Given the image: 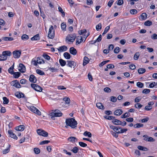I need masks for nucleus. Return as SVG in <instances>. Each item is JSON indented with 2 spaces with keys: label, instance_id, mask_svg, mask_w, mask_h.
Masks as SVG:
<instances>
[{
  "label": "nucleus",
  "instance_id": "nucleus-20",
  "mask_svg": "<svg viewBox=\"0 0 157 157\" xmlns=\"http://www.w3.org/2000/svg\"><path fill=\"white\" fill-rule=\"evenodd\" d=\"M123 111L121 109H117L115 110L114 113V114L117 116L121 115L123 113Z\"/></svg>",
  "mask_w": 157,
  "mask_h": 157
},
{
  "label": "nucleus",
  "instance_id": "nucleus-44",
  "mask_svg": "<svg viewBox=\"0 0 157 157\" xmlns=\"http://www.w3.org/2000/svg\"><path fill=\"white\" fill-rule=\"evenodd\" d=\"M36 72L37 74L41 75H45L44 72L40 69H37L36 70Z\"/></svg>",
  "mask_w": 157,
  "mask_h": 157
},
{
  "label": "nucleus",
  "instance_id": "nucleus-36",
  "mask_svg": "<svg viewBox=\"0 0 157 157\" xmlns=\"http://www.w3.org/2000/svg\"><path fill=\"white\" fill-rule=\"evenodd\" d=\"M59 62L60 65L62 67L64 66L66 64L65 61L62 59H60L59 60Z\"/></svg>",
  "mask_w": 157,
  "mask_h": 157
},
{
  "label": "nucleus",
  "instance_id": "nucleus-22",
  "mask_svg": "<svg viewBox=\"0 0 157 157\" xmlns=\"http://www.w3.org/2000/svg\"><path fill=\"white\" fill-rule=\"evenodd\" d=\"M90 60L89 58L87 56H85L83 58V66L86 65L87 63H89Z\"/></svg>",
  "mask_w": 157,
  "mask_h": 157
},
{
  "label": "nucleus",
  "instance_id": "nucleus-34",
  "mask_svg": "<svg viewBox=\"0 0 157 157\" xmlns=\"http://www.w3.org/2000/svg\"><path fill=\"white\" fill-rule=\"evenodd\" d=\"M12 75H13V77L14 78H17L20 77L21 73L19 72H14Z\"/></svg>",
  "mask_w": 157,
  "mask_h": 157
},
{
  "label": "nucleus",
  "instance_id": "nucleus-58",
  "mask_svg": "<svg viewBox=\"0 0 157 157\" xmlns=\"http://www.w3.org/2000/svg\"><path fill=\"white\" fill-rule=\"evenodd\" d=\"M96 29L97 31H99L101 29V23H99L96 27Z\"/></svg>",
  "mask_w": 157,
  "mask_h": 157
},
{
  "label": "nucleus",
  "instance_id": "nucleus-45",
  "mask_svg": "<svg viewBox=\"0 0 157 157\" xmlns=\"http://www.w3.org/2000/svg\"><path fill=\"white\" fill-rule=\"evenodd\" d=\"M3 104H8L9 102V100L7 97H3Z\"/></svg>",
  "mask_w": 157,
  "mask_h": 157
},
{
  "label": "nucleus",
  "instance_id": "nucleus-48",
  "mask_svg": "<svg viewBox=\"0 0 157 157\" xmlns=\"http://www.w3.org/2000/svg\"><path fill=\"white\" fill-rule=\"evenodd\" d=\"M84 136H88L89 137H91L92 136L91 133L90 132L87 131L85 132L83 134Z\"/></svg>",
  "mask_w": 157,
  "mask_h": 157
},
{
  "label": "nucleus",
  "instance_id": "nucleus-18",
  "mask_svg": "<svg viewBox=\"0 0 157 157\" xmlns=\"http://www.w3.org/2000/svg\"><path fill=\"white\" fill-rule=\"evenodd\" d=\"M147 14L146 13H144L140 15L139 19L141 20H145L147 19Z\"/></svg>",
  "mask_w": 157,
  "mask_h": 157
},
{
  "label": "nucleus",
  "instance_id": "nucleus-29",
  "mask_svg": "<svg viewBox=\"0 0 157 157\" xmlns=\"http://www.w3.org/2000/svg\"><path fill=\"white\" fill-rule=\"evenodd\" d=\"M96 106L98 108L100 109H105L104 107L102 104L100 102L96 103Z\"/></svg>",
  "mask_w": 157,
  "mask_h": 157
},
{
  "label": "nucleus",
  "instance_id": "nucleus-24",
  "mask_svg": "<svg viewBox=\"0 0 157 157\" xmlns=\"http://www.w3.org/2000/svg\"><path fill=\"white\" fill-rule=\"evenodd\" d=\"M25 128V126L23 125H21L16 127L15 129L17 131H22L24 130Z\"/></svg>",
  "mask_w": 157,
  "mask_h": 157
},
{
  "label": "nucleus",
  "instance_id": "nucleus-57",
  "mask_svg": "<svg viewBox=\"0 0 157 157\" xmlns=\"http://www.w3.org/2000/svg\"><path fill=\"white\" fill-rule=\"evenodd\" d=\"M101 35H100L97 39L94 41V43H95L96 42H99L101 41Z\"/></svg>",
  "mask_w": 157,
  "mask_h": 157
},
{
  "label": "nucleus",
  "instance_id": "nucleus-30",
  "mask_svg": "<svg viewBox=\"0 0 157 157\" xmlns=\"http://www.w3.org/2000/svg\"><path fill=\"white\" fill-rule=\"evenodd\" d=\"M58 11L61 13L62 14L61 16H62L64 17L65 16V13L63 11V10L62 8L60 7L59 6L58 7Z\"/></svg>",
  "mask_w": 157,
  "mask_h": 157
},
{
  "label": "nucleus",
  "instance_id": "nucleus-50",
  "mask_svg": "<svg viewBox=\"0 0 157 157\" xmlns=\"http://www.w3.org/2000/svg\"><path fill=\"white\" fill-rule=\"evenodd\" d=\"M71 151L74 153L75 154L78 152V147H75L73 148V149L71 150Z\"/></svg>",
  "mask_w": 157,
  "mask_h": 157
},
{
  "label": "nucleus",
  "instance_id": "nucleus-23",
  "mask_svg": "<svg viewBox=\"0 0 157 157\" xmlns=\"http://www.w3.org/2000/svg\"><path fill=\"white\" fill-rule=\"evenodd\" d=\"M77 139L76 138V137L74 136L70 137L67 139L69 141L72 143H74L75 142L77 141Z\"/></svg>",
  "mask_w": 157,
  "mask_h": 157
},
{
  "label": "nucleus",
  "instance_id": "nucleus-3",
  "mask_svg": "<svg viewBox=\"0 0 157 157\" xmlns=\"http://www.w3.org/2000/svg\"><path fill=\"white\" fill-rule=\"evenodd\" d=\"M110 128L113 129L114 131H118L117 132L119 133H123L126 132L128 131V129L126 128L122 129L119 127H116L113 125L111 126Z\"/></svg>",
  "mask_w": 157,
  "mask_h": 157
},
{
  "label": "nucleus",
  "instance_id": "nucleus-59",
  "mask_svg": "<svg viewBox=\"0 0 157 157\" xmlns=\"http://www.w3.org/2000/svg\"><path fill=\"white\" fill-rule=\"evenodd\" d=\"M50 142V141L49 140H43V141H41L40 142V145H43V144H47L48 143Z\"/></svg>",
  "mask_w": 157,
  "mask_h": 157
},
{
  "label": "nucleus",
  "instance_id": "nucleus-33",
  "mask_svg": "<svg viewBox=\"0 0 157 157\" xmlns=\"http://www.w3.org/2000/svg\"><path fill=\"white\" fill-rule=\"evenodd\" d=\"M63 56L64 57L67 59H69L71 57V55L67 52H65L63 53Z\"/></svg>",
  "mask_w": 157,
  "mask_h": 157
},
{
  "label": "nucleus",
  "instance_id": "nucleus-31",
  "mask_svg": "<svg viewBox=\"0 0 157 157\" xmlns=\"http://www.w3.org/2000/svg\"><path fill=\"white\" fill-rule=\"evenodd\" d=\"M14 68V64H13L10 67L8 70L9 73L11 75L13 74V73L14 72L13 70Z\"/></svg>",
  "mask_w": 157,
  "mask_h": 157
},
{
  "label": "nucleus",
  "instance_id": "nucleus-13",
  "mask_svg": "<svg viewBox=\"0 0 157 157\" xmlns=\"http://www.w3.org/2000/svg\"><path fill=\"white\" fill-rule=\"evenodd\" d=\"M8 132L11 138H13L16 140H17V136L13 132L12 130H9L8 131Z\"/></svg>",
  "mask_w": 157,
  "mask_h": 157
},
{
  "label": "nucleus",
  "instance_id": "nucleus-9",
  "mask_svg": "<svg viewBox=\"0 0 157 157\" xmlns=\"http://www.w3.org/2000/svg\"><path fill=\"white\" fill-rule=\"evenodd\" d=\"M11 86L14 87L19 88L21 87V85L19 82L17 80L13 81L10 82Z\"/></svg>",
  "mask_w": 157,
  "mask_h": 157
},
{
  "label": "nucleus",
  "instance_id": "nucleus-37",
  "mask_svg": "<svg viewBox=\"0 0 157 157\" xmlns=\"http://www.w3.org/2000/svg\"><path fill=\"white\" fill-rule=\"evenodd\" d=\"M130 116V114L128 112H126L121 116V118H124L128 117Z\"/></svg>",
  "mask_w": 157,
  "mask_h": 157
},
{
  "label": "nucleus",
  "instance_id": "nucleus-46",
  "mask_svg": "<svg viewBox=\"0 0 157 157\" xmlns=\"http://www.w3.org/2000/svg\"><path fill=\"white\" fill-rule=\"evenodd\" d=\"M29 38V36L26 34H23L21 36V39L22 40H28Z\"/></svg>",
  "mask_w": 157,
  "mask_h": 157
},
{
  "label": "nucleus",
  "instance_id": "nucleus-53",
  "mask_svg": "<svg viewBox=\"0 0 157 157\" xmlns=\"http://www.w3.org/2000/svg\"><path fill=\"white\" fill-rule=\"evenodd\" d=\"M43 56L45 59L48 60H49L50 59V57L48 55L45 53L43 54Z\"/></svg>",
  "mask_w": 157,
  "mask_h": 157
},
{
  "label": "nucleus",
  "instance_id": "nucleus-27",
  "mask_svg": "<svg viewBox=\"0 0 157 157\" xmlns=\"http://www.w3.org/2000/svg\"><path fill=\"white\" fill-rule=\"evenodd\" d=\"M75 38V37L71 36H68L66 38V40L68 42H73L74 41Z\"/></svg>",
  "mask_w": 157,
  "mask_h": 157
},
{
  "label": "nucleus",
  "instance_id": "nucleus-25",
  "mask_svg": "<svg viewBox=\"0 0 157 157\" xmlns=\"http://www.w3.org/2000/svg\"><path fill=\"white\" fill-rule=\"evenodd\" d=\"M87 31L86 30V29H82L78 31V34L80 35H83L84 36L83 37H85L86 36V35H85V34L86 33Z\"/></svg>",
  "mask_w": 157,
  "mask_h": 157
},
{
  "label": "nucleus",
  "instance_id": "nucleus-16",
  "mask_svg": "<svg viewBox=\"0 0 157 157\" xmlns=\"http://www.w3.org/2000/svg\"><path fill=\"white\" fill-rule=\"evenodd\" d=\"M2 56H4L5 57L7 58V56H10L12 55L11 52L9 51H5L2 52Z\"/></svg>",
  "mask_w": 157,
  "mask_h": 157
},
{
  "label": "nucleus",
  "instance_id": "nucleus-42",
  "mask_svg": "<svg viewBox=\"0 0 157 157\" xmlns=\"http://www.w3.org/2000/svg\"><path fill=\"white\" fill-rule=\"evenodd\" d=\"M10 145H9V147L6 149L2 151V153L3 154H5L8 153L10 151Z\"/></svg>",
  "mask_w": 157,
  "mask_h": 157
},
{
  "label": "nucleus",
  "instance_id": "nucleus-49",
  "mask_svg": "<svg viewBox=\"0 0 157 157\" xmlns=\"http://www.w3.org/2000/svg\"><path fill=\"white\" fill-rule=\"evenodd\" d=\"M115 132L112 131L111 132V134L113 135V136L115 138H117L118 136V134L119 133L117 132L118 131H115Z\"/></svg>",
  "mask_w": 157,
  "mask_h": 157
},
{
  "label": "nucleus",
  "instance_id": "nucleus-47",
  "mask_svg": "<svg viewBox=\"0 0 157 157\" xmlns=\"http://www.w3.org/2000/svg\"><path fill=\"white\" fill-rule=\"evenodd\" d=\"M152 24V22L151 21L149 20H147L146 21L144 24V25L146 26H150Z\"/></svg>",
  "mask_w": 157,
  "mask_h": 157
},
{
  "label": "nucleus",
  "instance_id": "nucleus-38",
  "mask_svg": "<svg viewBox=\"0 0 157 157\" xmlns=\"http://www.w3.org/2000/svg\"><path fill=\"white\" fill-rule=\"evenodd\" d=\"M143 126L144 124H143L141 123H137L134 124L133 126V127L134 128H136L143 127Z\"/></svg>",
  "mask_w": 157,
  "mask_h": 157
},
{
  "label": "nucleus",
  "instance_id": "nucleus-39",
  "mask_svg": "<svg viewBox=\"0 0 157 157\" xmlns=\"http://www.w3.org/2000/svg\"><path fill=\"white\" fill-rule=\"evenodd\" d=\"M2 40L6 41H11L13 40V38L12 37H5L2 38Z\"/></svg>",
  "mask_w": 157,
  "mask_h": 157
},
{
  "label": "nucleus",
  "instance_id": "nucleus-41",
  "mask_svg": "<svg viewBox=\"0 0 157 157\" xmlns=\"http://www.w3.org/2000/svg\"><path fill=\"white\" fill-rule=\"evenodd\" d=\"M48 70L52 72H58V69L55 67H50L48 68Z\"/></svg>",
  "mask_w": 157,
  "mask_h": 157
},
{
  "label": "nucleus",
  "instance_id": "nucleus-21",
  "mask_svg": "<svg viewBox=\"0 0 157 157\" xmlns=\"http://www.w3.org/2000/svg\"><path fill=\"white\" fill-rule=\"evenodd\" d=\"M67 49V47L66 46L63 45L59 47L58 50L59 52H63L66 51Z\"/></svg>",
  "mask_w": 157,
  "mask_h": 157
},
{
  "label": "nucleus",
  "instance_id": "nucleus-8",
  "mask_svg": "<svg viewBox=\"0 0 157 157\" xmlns=\"http://www.w3.org/2000/svg\"><path fill=\"white\" fill-rule=\"evenodd\" d=\"M36 131L37 134L40 136L44 137H47L48 136V133L43 130L38 129Z\"/></svg>",
  "mask_w": 157,
  "mask_h": 157
},
{
  "label": "nucleus",
  "instance_id": "nucleus-19",
  "mask_svg": "<svg viewBox=\"0 0 157 157\" xmlns=\"http://www.w3.org/2000/svg\"><path fill=\"white\" fill-rule=\"evenodd\" d=\"M69 52L71 54L75 55L77 53V51L76 49L74 47H71L70 48Z\"/></svg>",
  "mask_w": 157,
  "mask_h": 157
},
{
  "label": "nucleus",
  "instance_id": "nucleus-28",
  "mask_svg": "<svg viewBox=\"0 0 157 157\" xmlns=\"http://www.w3.org/2000/svg\"><path fill=\"white\" fill-rule=\"evenodd\" d=\"M112 122L114 124L116 125H120L121 124V121L117 119H113L112 120Z\"/></svg>",
  "mask_w": 157,
  "mask_h": 157
},
{
  "label": "nucleus",
  "instance_id": "nucleus-61",
  "mask_svg": "<svg viewBox=\"0 0 157 157\" xmlns=\"http://www.w3.org/2000/svg\"><path fill=\"white\" fill-rule=\"evenodd\" d=\"M7 59V57H5L4 56H2V54L0 55V61H5Z\"/></svg>",
  "mask_w": 157,
  "mask_h": 157
},
{
  "label": "nucleus",
  "instance_id": "nucleus-63",
  "mask_svg": "<svg viewBox=\"0 0 157 157\" xmlns=\"http://www.w3.org/2000/svg\"><path fill=\"white\" fill-rule=\"evenodd\" d=\"M117 98L116 97L114 96H111L110 97V101L113 102H116L117 101Z\"/></svg>",
  "mask_w": 157,
  "mask_h": 157
},
{
  "label": "nucleus",
  "instance_id": "nucleus-15",
  "mask_svg": "<svg viewBox=\"0 0 157 157\" xmlns=\"http://www.w3.org/2000/svg\"><path fill=\"white\" fill-rule=\"evenodd\" d=\"M29 81L31 82L36 83V82L37 79L36 77L33 75L31 74L30 76Z\"/></svg>",
  "mask_w": 157,
  "mask_h": 157
},
{
  "label": "nucleus",
  "instance_id": "nucleus-6",
  "mask_svg": "<svg viewBox=\"0 0 157 157\" xmlns=\"http://www.w3.org/2000/svg\"><path fill=\"white\" fill-rule=\"evenodd\" d=\"M31 87L35 90L40 92L42 90V88L37 84L32 83L31 84Z\"/></svg>",
  "mask_w": 157,
  "mask_h": 157
},
{
  "label": "nucleus",
  "instance_id": "nucleus-62",
  "mask_svg": "<svg viewBox=\"0 0 157 157\" xmlns=\"http://www.w3.org/2000/svg\"><path fill=\"white\" fill-rule=\"evenodd\" d=\"M130 13L132 14H136L137 13V11L136 9H132L130 10Z\"/></svg>",
  "mask_w": 157,
  "mask_h": 157
},
{
  "label": "nucleus",
  "instance_id": "nucleus-11",
  "mask_svg": "<svg viewBox=\"0 0 157 157\" xmlns=\"http://www.w3.org/2000/svg\"><path fill=\"white\" fill-rule=\"evenodd\" d=\"M13 57L15 58H18L20 57L21 52L19 50L14 51L13 52Z\"/></svg>",
  "mask_w": 157,
  "mask_h": 157
},
{
  "label": "nucleus",
  "instance_id": "nucleus-64",
  "mask_svg": "<svg viewBox=\"0 0 157 157\" xmlns=\"http://www.w3.org/2000/svg\"><path fill=\"white\" fill-rule=\"evenodd\" d=\"M120 51V49L119 47H116L114 50V52L115 53H118Z\"/></svg>",
  "mask_w": 157,
  "mask_h": 157
},
{
  "label": "nucleus",
  "instance_id": "nucleus-1",
  "mask_svg": "<svg viewBox=\"0 0 157 157\" xmlns=\"http://www.w3.org/2000/svg\"><path fill=\"white\" fill-rule=\"evenodd\" d=\"M66 124L72 128H76L78 124L77 121L73 118H71L66 120Z\"/></svg>",
  "mask_w": 157,
  "mask_h": 157
},
{
  "label": "nucleus",
  "instance_id": "nucleus-32",
  "mask_svg": "<svg viewBox=\"0 0 157 157\" xmlns=\"http://www.w3.org/2000/svg\"><path fill=\"white\" fill-rule=\"evenodd\" d=\"M137 148L141 151H147L148 150V149L147 147L140 145L138 146Z\"/></svg>",
  "mask_w": 157,
  "mask_h": 157
},
{
  "label": "nucleus",
  "instance_id": "nucleus-43",
  "mask_svg": "<svg viewBox=\"0 0 157 157\" xmlns=\"http://www.w3.org/2000/svg\"><path fill=\"white\" fill-rule=\"evenodd\" d=\"M63 100L65 101L66 104H69L70 103V99L68 97H66L63 98Z\"/></svg>",
  "mask_w": 157,
  "mask_h": 157
},
{
  "label": "nucleus",
  "instance_id": "nucleus-52",
  "mask_svg": "<svg viewBox=\"0 0 157 157\" xmlns=\"http://www.w3.org/2000/svg\"><path fill=\"white\" fill-rule=\"evenodd\" d=\"M105 119L109 120H113V119L115 118V117H113L112 116H105Z\"/></svg>",
  "mask_w": 157,
  "mask_h": 157
},
{
  "label": "nucleus",
  "instance_id": "nucleus-54",
  "mask_svg": "<svg viewBox=\"0 0 157 157\" xmlns=\"http://www.w3.org/2000/svg\"><path fill=\"white\" fill-rule=\"evenodd\" d=\"M34 153L36 154H38L40 152V149L39 148L36 147L34 148Z\"/></svg>",
  "mask_w": 157,
  "mask_h": 157
},
{
  "label": "nucleus",
  "instance_id": "nucleus-40",
  "mask_svg": "<svg viewBox=\"0 0 157 157\" xmlns=\"http://www.w3.org/2000/svg\"><path fill=\"white\" fill-rule=\"evenodd\" d=\"M146 71L145 68H140L138 69V72L140 74H143Z\"/></svg>",
  "mask_w": 157,
  "mask_h": 157
},
{
  "label": "nucleus",
  "instance_id": "nucleus-10",
  "mask_svg": "<svg viewBox=\"0 0 157 157\" xmlns=\"http://www.w3.org/2000/svg\"><path fill=\"white\" fill-rule=\"evenodd\" d=\"M67 66L71 68H74L76 66V63L75 61L72 60H67Z\"/></svg>",
  "mask_w": 157,
  "mask_h": 157
},
{
  "label": "nucleus",
  "instance_id": "nucleus-5",
  "mask_svg": "<svg viewBox=\"0 0 157 157\" xmlns=\"http://www.w3.org/2000/svg\"><path fill=\"white\" fill-rule=\"evenodd\" d=\"M55 36V30L54 29L52 25H51L49 28L48 33V37L49 38L52 39Z\"/></svg>",
  "mask_w": 157,
  "mask_h": 157
},
{
  "label": "nucleus",
  "instance_id": "nucleus-12",
  "mask_svg": "<svg viewBox=\"0 0 157 157\" xmlns=\"http://www.w3.org/2000/svg\"><path fill=\"white\" fill-rule=\"evenodd\" d=\"M18 70L21 73H23L26 71L25 67V65L22 63H20L18 67Z\"/></svg>",
  "mask_w": 157,
  "mask_h": 157
},
{
  "label": "nucleus",
  "instance_id": "nucleus-26",
  "mask_svg": "<svg viewBox=\"0 0 157 157\" xmlns=\"http://www.w3.org/2000/svg\"><path fill=\"white\" fill-rule=\"evenodd\" d=\"M31 40H39L40 39V35L39 34H37L31 38Z\"/></svg>",
  "mask_w": 157,
  "mask_h": 157
},
{
  "label": "nucleus",
  "instance_id": "nucleus-56",
  "mask_svg": "<svg viewBox=\"0 0 157 157\" xmlns=\"http://www.w3.org/2000/svg\"><path fill=\"white\" fill-rule=\"evenodd\" d=\"M79 145L81 147H85L87 146V144L82 142H79Z\"/></svg>",
  "mask_w": 157,
  "mask_h": 157
},
{
  "label": "nucleus",
  "instance_id": "nucleus-60",
  "mask_svg": "<svg viewBox=\"0 0 157 157\" xmlns=\"http://www.w3.org/2000/svg\"><path fill=\"white\" fill-rule=\"evenodd\" d=\"M137 86L140 88H142L144 86V84L141 82H138L136 84Z\"/></svg>",
  "mask_w": 157,
  "mask_h": 157
},
{
  "label": "nucleus",
  "instance_id": "nucleus-17",
  "mask_svg": "<svg viewBox=\"0 0 157 157\" xmlns=\"http://www.w3.org/2000/svg\"><path fill=\"white\" fill-rule=\"evenodd\" d=\"M40 59V57H37V59L36 58H33L31 61V64L35 66H36L38 64V62Z\"/></svg>",
  "mask_w": 157,
  "mask_h": 157
},
{
  "label": "nucleus",
  "instance_id": "nucleus-14",
  "mask_svg": "<svg viewBox=\"0 0 157 157\" xmlns=\"http://www.w3.org/2000/svg\"><path fill=\"white\" fill-rule=\"evenodd\" d=\"M143 137H144V140L147 141H150V142H153L155 141V140L153 138L151 137H149L147 136V135H144L143 136Z\"/></svg>",
  "mask_w": 157,
  "mask_h": 157
},
{
  "label": "nucleus",
  "instance_id": "nucleus-35",
  "mask_svg": "<svg viewBox=\"0 0 157 157\" xmlns=\"http://www.w3.org/2000/svg\"><path fill=\"white\" fill-rule=\"evenodd\" d=\"M61 29L64 31H65L66 30V23L65 22H62L61 24Z\"/></svg>",
  "mask_w": 157,
  "mask_h": 157
},
{
  "label": "nucleus",
  "instance_id": "nucleus-55",
  "mask_svg": "<svg viewBox=\"0 0 157 157\" xmlns=\"http://www.w3.org/2000/svg\"><path fill=\"white\" fill-rule=\"evenodd\" d=\"M142 106V105L140 103H137L135 105V107L136 108L140 109Z\"/></svg>",
  "mask_w": 157,
  "mask_h": 157
},
{
  "label": "nucleus",
  "instance_id": "nucleus-51",
  "mask_svg": "<svg viewBox=\"0 0 157 157\" xmlns=\"http://www.w3.org/2000/svg\"><path fill=\"white\" fill-rule=\"evenodd\" d=\"M140 56V54L139 52H136L134 55V59L135 60H137L138 59Z\"/></svg>",
  "mask_w": 157,
  "mask_h": 157
},
{
  "label": "nucleus",
  "instance_id": "nucleus-4",
  "mask_svg": "<svg viewBox=\"0 0 157 157\" xmlns=\"http://www.w3.org/2000/svg\"><path fill=\"white\" fill-rule=\"evenodd\" d=\"M89 33H88V34L85 37H83V38L81 36H78L77 37L76 40V44L78 45L82 42H84L87 38V37L89 35Z\"/></svg>",
  "mask_w": 157,
  "mask_h": 157
},
{
  "label": "nucleus",
  "instance_id": "nucleus-2",
  "mask_svg": "<svg viewBox=\"0 0 157 157\" xmlns=\"http://www.w3.org/2000/svg\"><path fill=\"white\" fill-rule=\"evenodd\" d=\"M51 118L52 119H54L55 117H60L63 115V113L59 109H56L54 110V111L51 113L50 114Z\"/></svg>",
  "mask_w": 157,
  "mask_h": 157
},
{
  "label": "nucleus",
  "instance_id": "nucleus-7",
  "mask_svg": "<svg viewBox=\"0 0 157 157\" xmlns=\"http://www.w3.org/2000/svg\"><path fill=\"white\" fill-rule=\"evenodd\" d=\"M29 109L31 111L38 115H41V112L36 107L33 106H30V107Z\"/></svg>",
  "mask_w": 157,
  "mask_h": 157
}]
</instances>
